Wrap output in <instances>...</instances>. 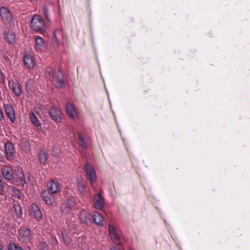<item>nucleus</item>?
<instances>
[{"mask_svg":"<svg viewBox=\"0 0 250 250\" xmlns=\"http://www.w3.org/2000/svg\"><path fill=\"white\" fill-rule=\"evenodd\" d=\"M30 27L33 30L42 32L45 28L43 19L38 15H34L31 21Z\"/></svg>","mask_w":250,"mask_h":250,"instance_id":"3","label":"nucleus"},{"mask_svg":"<svg viewBox=\"0 0 250 250\" xmlns=\"http://www.w3.org/2000/svg\"><path fill=\"white\" fill-rule=\"evenodd\" d=\"M49 114L52 119L57 123H60L62 121L61 111L56 108L52 107L50 109Z\"/></svg>","mask_w":250,"mask_h":250,"instance_id":"19","label":"nucleus"},{"mask_svg":"<svg viewBox=\"0 0 250 250\" xmlns=\"http://www.w3.org/2000/svg\"><path fill=\"white\" fill-rule=\"evenodd\" d=\"M58 34H59L60 35H62V31L60 29H57L55 30L54 32L53 37L51 38L52 43L54 45L56 46H59L60 45V41L57 36Z\"/></svg>","mask_w":250,"mask_h":250,"instance_id":"23","label":"nucleus"},{"mask_svg":"<svg viewBox=\"0 0 250 250\" xmlns=\"http://www.w3.org/2000/svg\"><path fill=\"white\" fill-rule=\"evenodd\" d=\"M4 37L5 40L11 43L14 42L15 41V35L12 31H8L4 33Z\"/></svg>","mask_w":250,"mask_h":250,"instance_id":"24","label":"nucleus"},{"mask_svg":"<svg viewBox=\"0 0 250 250\" xmlns=\"http://www.w3.org/2000/svg\"><path fill=\"white\" fill-rule=\"evenodd\" d=\"M51 243L53 246H56L58 244V241L56 238L54 237H51Z\"/></svg>","mask_w":250,"mask_h":250,"instance_id":"36","label":"nucleus"},{"mask_svg":"<svg viewBox=\"0 0 250 250\" xmlns=\"http://www.w3.org/2000/svg\"><path fill=\"white\" fill-rule=\"evenodd\" d=\"M78 188L80 192L83 193L85 190V187L83 185L79 183L78 185Z\"/></svg>","mask_w":250,"mask_h":250,"instance_id":"35","label":"nucleus"},{"mask_svg":"<svg viewBox=\"0 0 250 250\" xmlns=\"http://www.w3.org/2000/svg\"><path fill=\"white\" fill-rule=\"evenodd\" d=\"M11 194L13 196L17 199H20L21 198V193L19 189L14 187H12L11 188Z\"/></svg>","mask_w":250,"mask_h":250,"instance_id":"27","label":"nucleus"},{"mask_svg":"<svg viewBox=\"0 0 250 250\" xmlns=\"http://www.w3.org/2000/svg\"><path fill=\"white\" fill-rule=\"evenodd\" d=\"M5 152L8 159L12 160L14 158L15 150L12 143L10 142L6 143L5 145Z\"/></svg>","mask_w":250,"mask_h":250,"instance_id":"14","label":"nucleus"},{"mask_svg":"<svg viewBox=\"0 0 250 250\" xmlns=\"http://www.w3.org/2000/svg\"><path fill=\"white\" fill-rule=\"evenodd\" d=\"M78 144L81 152L83 151L87 147V143L85 139L81 133H79L78 136Z\"/></svg>","mask_w":250,"mask_h":250,"instance_id":"20","label":"nucleus"},{"mask_svg":"<svg viewBox=\"0 0 250 250\" xmlns=\"http://www.w3.org/2000/svg\"><path fill=\"white\" fill-rule=\"evenodd\" d=\"M10 181L19 186H23L25 185L26 180L22 169L21 167H15Z\"/></svg>","mask_w":250,"mask_h":250,"instance_id":"2","label":"nucleus"},{"mask_svg":"<svg viewBox=\"0 0 250 250\" xmlns=\"http://www.w3.org/2000/svg\"><path fill=\"white\" fill-rule=\"evenodd\" d=\"M14 170H15V167L5 166L1 168V173L5 179L10 181Z\"/></svg>","mask_w":250,"mask_h":250,"instance_id":"13","label":"nucleus"},{"mask_svg":"<svg viewBox=\"0 0 250 250\" xmlns=\"http://www.w3.org/2000/svg\"><path fill=\"white\" fill-rule=\"evenodd\" d=\"M3 107L7 116L12 123H14L15 120V113L13 107L10 104H4Z\"/></svg>","mask_w":250,"mask_h":250,"instance_id":"15","label":"nucleus"},{"mask_svg":"<svg viewBox=\"0 0 250 250\" xmlns=\"http://www.w3.org/2000/svg\"><path fill=\"white\" fill-rule=\"evenodd\" d=\"M28 249H29V250H30V248H29V247L28 248Z\"/></svg>","mask_w":250,"mask_h":250,"instance_id":"40","label":"nucleus"},{"mask_svg":"<svg viewBox=\"0 0 250 250\" xmlns=\"http://www.w3.org/2000/svg\"><path fill=\"white\" fill-rule=\"evenodd\" d=\"M61 188V186L57 181L51 180L47 183L46 189L41 194L46 204L53 205L56 200V194L60 192Z\"/></svg>","mask_w":250,"mask_h":250,"instance_id":"1","label":"nucleus"},{"mask_svg":"<svg viewBox=\"0 0 250 250\" xmlns=\"http://www.w3.org/2000/svg\"><path fill=\"white\" fill-rule=\"evenodd\" d=\"M109 234L110 239L116 244L120 245L121 240L120 238V231L113 227L111 225L108 226Z\"/></svg>","mask_w":250,"mask_h":250,"instance_id":"6","label":"nucleus"},{"mask_svg":"<svg viewBox=\"0 0 250 250\" xmlns=\"http://www.w3.org/2000/svg\"><path fill=\"white\" fill-rule=\"evenodd\" d=\"M52 154L54 156H58L60 153V148L58 146H53L52 148Z\"/></svg>","mask_w":250,"mask_h":250,"instance_id":"31","label":"nucleus"},{"mask_svg":"<svg viewBox=\"0 0 250 250\" xmlns=\"http://www.w3.org/2000/svg\"><path fill=\"white\" fill-rule=\"evenodd\" d=\"M30 215L37 220H40L42 217V213L39 207L36 204H33L29 208Z\"/></svg>","mask_w":250,"mask_h":250,"instance_id":"9","label":"nucleus"},{"mask_svg":"<svg viewBox=\"0 0 250 250\" xmlns=\"http://www.w3.org/2000/svg\"><path fill=\"white\" fill-rule=\"evenodd\" d=\"M62 236L65 243L67 245L69 244L71 242V239L67 235H64L63 234H62Z\"/></svg>","mask_w":250,"mask_h":250,"instance_id":"34","label":"nucleus"},{"mask_svg":"<svg viewBox=\"0 0 250 250\" xmlns=\"http://www.w3.org/2000/svg\"><path fill=\"white\" fill-rule=\"evenodd\" d=\"M42 13L44 16L46 20L49 21V18L48 16V9L46 6H44L42 9Z\"/></svg>","mask_w":250,"mask_h":250,"instance_id":"32","label":"nucleus"},{"mask_svg":"<svg viewBox=\"0 0 250 250\" xmlns=\"http://www.w3.org/2000/svg\"><path fill=\"white\" fill-rule=\"evenodd\" d=\"M29 117L31 123L37 127H39L41 126V123H40L39 120H38L37 117L35 115V114L31 111L29 114Z\"/></svg>","mask_w":250,"mask_h":250,"instance_id":"25","label":"nucleus"},{"mask_svg":"<svg viewBox=\"0 0 250 250\" xmlns=\"http://www.w3.org/2000/svg\"><path fill=\"white\" fill-rule=\"evenodd\" d=\"M4 182L0 180V195H3L4 193Z\"/></svg>","mask_w":250,"mask_h":250,"instance_id":"33","label":"nucleus"},{"mask_svg":"<svg viewBox=\"0 0 250 250\" xmlns=\"http://www.w3.org/2000/svg\"><path fill=\"white\" fill-rule=\"evenodd\" d=\"M110 250H121L119 249V248H116L114 246H112L110 248Z\"/></svg>","mask_w":250,"mask_h":250,"instance_id":"39","label":"nucleus"},{"mask_svg":"<svg viewBox=\"0 0 250 250\" xmlns=\"http://www.w3.org/2000/svg\"><path fill=\"white\" fill-rule=\"evenodd\" d=\"M92 220L97 225L103 226L104 225V218L103 216L98 212H95L92 215Z\"/></svg>","mask_w":250,"mask_h":250,"instance_id":"22","label":"nucleus"},{"mask_svg":"<svg viewBox=\"0 0 250 250\" xmlns=\"http://www.w3.org/2000/svg\"><path fill=\"white\" fill-rule=\"evenodd\" d=\"M9 85L13 93L17 97L21 95V87L19 83L17 81H11L9 82Z\"/></svg>","mask_w":250,"mask_h":250,"instance_id":"16","label":"nucleus"},{"mask_svg":"<svg viewBox=\"0 0 250 250\" xmlns=\"http://www.w3.org/2000/svg\"><path fill=\"white\" fill-rule=\"evenodd\" d=\"M14 208L17 217L20 218L22 216L21 207L19 205L15 204Z\"/></svg>","mask_w":250,"mask_h":250,"instance_id":"29","label":"nucleus"},{"mask_svg":"<svg viewBox=\"0 0 250 250\" xmlns=\"http://www.w3.org/2000/svg\"><path fill=\"white\" fill-rule=\"evenodd\" d=\"M38 249L39 250H48V246L45 242L39 241L38 244Z\"/></svg>","mask_w":250,"mask_h":250,"instance_id":"28","label":"nucleus"},{"mask_svg":"<svg viewBox=\"0 0 250 250\" xmlns=\"http://www.w3.org/2000/svg\"><path fill=\"white\" fill-rule=\"evenodd\" d=\"M4 119L2 111L0 109V121H2Z\"/></svg>","mask_w":250,"mask_h":250,"instance_id":"38","label":"nucleus"},{"mask_svg":"<svg viewBox=\"0 0 250 250\" xmlns=\"http://www.w3.org/2000/svg\"><path fill=\"white\" fill-rule=\"evenodd\" d=\"M5 77L4 76V74L3 72L1 71V70L0 69V81L1 82H4Z\"/></svg>","mask_w":250,"mask_h":250,"instance_id":"37","label":"nucleus"},{"mask_svg":"<svg viewBox=\"0 0 250 250\" xmlns=\"http://www.w3.org/2000/svg\"><path fill=\"white\" fill-rule=\"evenodd\" d=\"M80 217L82 222L86 226L90 225L92 222V215L86 210L85 212L83 210L80 214Z\"/></svg>","mask_w":250,"mask_h":250,"instance_id":"17","label":"nucleus"},{"mask_svg":"<svg viewBox=\"0 0 250 250\" xmlns=\"http://www.w3.org/2000/svg\"><path fill=\"white\" fill-rule=\"evenodd\" d=\"M20 238L23 241L27 242L29 240L31 237V232L29 229H25L20 232Z\"/></svg>","mask_w":250,"mask_h":250,"instance_id":"21","label":"nucleus"},{"mask_svg":"<svg viewBox=\"0 0 250 250\" xmlns=\"http://www.w3.org/2000/svg\"><path fill=\"white\" fill-rule=\"evenodd\" d=\"M8 249L9 250H23L20 246L14 243H10Z\"/></svg>","mask_w":250,"mask_h":250,"instance_id":"30","label":"nucleus"},{"mask_svg":"<svg viewBox=\"0 0 250 250\" xmlns=\"http://www.w3.org/2000/svg\"><path fill=\"white\" fill-rule=\"evenodd\" d=\"M53 82L58 88H62L63 85V75L60 70L55 71L53 73Z\"/></svg>","mask_w":250,"mask_h":250,"instance_id":"10","label":"nucleus"},{"mask_svg":"<svg viewBox=\"0 0 250 250\" xmlns=\"http://www.w3.org/2000/svg\"><path fill=\"white\" fill-rule=\"evenodd\" d=\"M93 203L96 208L102 209L104 205V198L100 193H98L94 196Z\"/></svg>","mask_w":250,"mask_h":250,"instance_id":"12","label":"nucleus"},{"mask_svg":"<svg viewBox=\"0 0 250 250\" xmlns=\"http://www.w3.org/2000/svg\"><path fill=\"white\" fill-rule=\"evenodd\" d=\"M1 19L4 24L10 23L12 20V15L10 11L7 8L2 7L0 8Z\"/></svg>","mask_w":250,"mask_h":250,"instance_id":"5","label":"nucleus"},{"mask_svg":"<svg viewBox=\"0 0 250 250\" xmlns=\"http://www.w3.org/2000/svg\"><path fill=\"white\" fill-rule=\"evenodd\" d=\"M66 111L69 118L76 120L78 118V114L74 105L71 103L66 104Z\"/></svg>","mask_w":250,"mask_h":250,"instance_id":"11","label":"nucleus"},{"mask_svg":"<svg viewBox=\"0 0 250 250\" xmlns=\"http://www.w3.org/2000/svg\"><path fill=\"white\" fill-rule=\"evenodd\" d=\"M23 62L24 65L29 69H33L35 65L33 57L30 54L25 55L23 58Z\"/></svg>","mask_w":250,"mask_h":250,"instance_id":"18","label":"nucleus"},{"mask_svg":"<svg viewBox=\"0 0 250 250\" xmlns=\"http://www.w3.org/2000/svg\"><path fill=\"white\" fill-rule=\"evenodd\" d=\"M36 43L34 49L37 52H42L46 49V43L43 39L38 36H34Z\"/></svg>","mask_w":250,"mask_h":250,"instance_id":"7","label":"nucleus"},{"mask_svg":"<svg viewBox=\"0 0 250 250\" xmlns=\"http://www.w3.org/2000/svg\"><path fill=\"white\" fill-rule=\"evenodd\" d=\"M47 153L43 150H41L39 154V160L41 164L44 165L47 159Z\"/></svg>","mask_w":250,"mask_h":250,"instance_id":"26","label":"nucleus"},{"mask_svg":"<svg viewBox=\"0 0 250 250\" xmlns=\"http://www.w3.org/2000/svg\"><path fill=\"white\" fill-rule=\"evenodd\" d=\"M75 205V201L74 199L72 198H68L62 204L60 208V210L62 213L67 214L70 212Z\"/></svg>","mask_w":250,"mask_h":250,"instance_id":"4","label":"nucleus"},{"mask_svg":"<svg viewBox=\"0 0 250 250\" xmlns=\"http://www.w3.org/2000/svg\"><path fill=\"white\" fill-rule=\"evenodd\" d=\"M85 170L88 180L90 181L91 185H93V182L96 180L97 178L94 167L86 164L85 166Z\"/></svg>","mask_w":250,"mask_h":250,"instance_id":"8","label":"nucleus"}]
</instances>
